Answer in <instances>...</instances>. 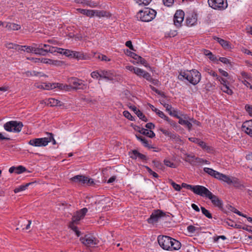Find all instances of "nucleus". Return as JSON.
Here are the masks:
<instances>
[{
	"instance_id": "052dcab7",
	"label": "nucleus",
	"mask_w": 252,
	"mask_h": 252,
	"mask_svg": "<svg viewBox=\"0 0 252 252\" xmlns=\"http://www.w3.org/2000/svg\"><path fill=\"white\" fill-rule=\"evenodd\" d=\"M144 71H145L144 70L141 68L136 67L134 73L136 74L137 76L141 77L142 76V75H143V73H144Z\"/></svg>"
},
{
	"instance_id": "a19ab883",
	"label": "nucleus",
	"mask_w": 252,
	"mask_h": 252,
	"mask_svg": "<svg viewBox=\"0 0 252 252\" xmlns=\"http://www.w3.org/2000/svg\"><path fill=\"white\" fill-rule=\"evenodd\" d=\"M221 90L228 94L231 95L233 93L232 91L229 88L226 84H224L221 87Z\"/></svg>"
},
{
	"instance_id": "423d86ee",
	"label": "nucleus",
	"mask_w": 252,
	"mask_h": 252,
	"mask_svg": "<svg viewBox=\"0 0 252 252\" xmlns=\"http://www.w3.org/2000/svg\"><path fill=\"white\" fill-rule=\"evenodd\" d=\"M70 87L74 90H85L87 85L84 83V81L76 77H71L68 79Z\"/></svg>"
},
{
	"instance_id": "ea45409f",
	"label": "nucleus",
	"mask_w": 252,
	"mask_h": 252,
	"mask_svg": "<svg viewBox=\"0 0 252 252\" xmlns=\"http://www.w3.org/2000/svg\"><path fill=\"white\" fill-rule=\"evenodd\" d=\"M35 43L32 44V46H24V51H26L27 53H33L34 50L35 49Z\"/></svg>"
},
{
	"instance_id": "c756f323",
	"label": "nucleus",
	"mask_w": 252,
	"mask_h": 252,
	"mask_svg": "<svg viewBox=\"0 0 252 252\" xmlns=\"http://www.w3.org/2000/svg\"><path fill=\"white\" fill-rule=\"evenodd\" d=\"M140 133L151 138L155 136V134L152 130H149L144 128H142Z\"/></svg>"
},
{
	"instance_id": "de8ad7c7",
	"label": "nucleus",
	"mask_w": 252,
	"mask_h": 252,
	"mask_svg": "<svg viewBox=\"0 0 252 252\" xmlns=\"http://www.w3.org/2000/svg\"><path fill=\"white\" fill-rule=\"evenodd\" d=\"M195 162L198 164H210V162L209 161L204 159L203 158H195Z\"/></svg>"
},
{
	"instance_id": "aec40b11",
	"label": "nucleus",
	"mask_w": 252,
	"mask_h": 252,
	"mask_svg": "<svg viewBox=\"0 0 252 252\" xmlns=\"http://www.w3.org/2000/svg\"><path fill=\"white\" fill-rule=\"evenodd\" d=\"M72 58L76 59L78 60H86L90 59V57L86 54L82 52H77L73 51Z\"/></svg>"
},
{
	"instance_id": "6e6552de",
	"label": "nucleus",
	"mask_w": 252,
	"mask_h": 252,
	"mask_svg": "<svg viewBox=\"0 0 252 252\" xmlns=\"http://www.w3.org/2000/svg\"><path fill=\"white\" fill-rule=\"evenodd\" d=\"M165 213L161 210H155L148 219L147 221L149 223L154 224L159 219L165 216Z\"/></svg>"
},
{
	"instance_id": "c85d7f7f",
	"label": "nucleus",
	"mask_w": 252,
	"mask_h": 252,
	"mask_svg": "<svg viewBox=\"0 0 252 252\" xmlns=\"http://www.w3.org/2000/svg\"><path fill=\"white\" fill-rule=\"evenodd\" d=\"M218 179L219 180L223 181L228 185L231 184L232 178H230L229 176L222 173H220Z\"/></svg>"
},
{
	"instance_id": "473e14b6",
	"label": "nucleus",
	"mask_w": 252,
	"mask_h": 252,
	"mask_svg": "<svg viewBox=\"0 0 252 252\" xmlns=\"http://www.w3.org/2000/svg\"><path fill=\"white\" fill-rule=\"evenodd\" d=\"M33 184H34V182H30V183H27L25 185H22L20 186L19 187L14 189V192L18 193L20 191L25 190V189H26L28 188V187L29 186L32 185Z\"/></svg>"
},
{
	"instance_id": "3c124183",
	"label": "nucleus",
	"mask_w": 252,
	"mask_h": 252,
	"mask_svg": "<svg viewBox=\"0 0 252 252\" xmlns=\"http://www.w3.org/2000/svg\"><path fill=\"white\" fill-rule=\"evenodd\" d=\"M137 116L142 121L146 122L148 121V119L143 114V113L140 111H137V113H136Z\"/></svg>"
},
{
	"instance_id": "a211bd4d",
	"label": "nucleus",
	"mask_w": 252,
	"mask_h": 252,
	"mask_svg": "<svg viewBox=\"0 0 252 252\" xmlns=\"http://www.w3.org/2000/svg\"><path fill=\"white\" fill-rule=\"evenodd\" d=\"M115 77V75L111 71L100 70V78L112 81L114 79Z\"/></svg>"
},
{
	"instance_id": "4c0bfd02",
	"label": "nucleus",
	"mask_w": 252,
	"mask_h": 252,
	"mask_svg": "<svg viewBox=\"0 0 252 252\" xmlns=\"http://www.w3.org/2000/svg\"><path fill=\"white\" fill-rule=\"evenodd\" d=\"M187 230L191 234L194 233L196 231L199 232L201 230L200 227H197L193 225H190L187 227Z\"/></svg>"
},
{
	"instance_id": "4468645a",
	"label": "nucleus",
	"mask_w": 252,
	"mask_h": 252,
	"mask_svg": "<svg viewBox=\"0 0 252 252\" xmlns=\"http://www.w3.org/2000/svg\"><path fill=\"white\" fill-rule=\"evenodd\" d=\"M126 54L128 56L133 58L134 59L137 60L138 62H139L141 64H143L145 66L147 67L148 65L147 61L141 56H139L136 54L135 53L128 50H126Z\"/></svg>"
},
{
	"instance_id": "1a4fd4ad",
	"label": "nucleus",
	"mask_w": 252,
	"mask_h": 252,
	"mask_svg": "<svg viewBox=\"0 0 252 252\" xmlns=\"http://www.w3.org/2000/svg\"><path fill=\"white\" fill-rule=\"evenodd\" d=\"M81 242L87 247H93L98 243V240L93 236L86 235L80 239Z\"/></svg>"
},
{
	"instance_id": "4be33fe9",
	"label": "nucleus",
	"mask_w": 252,
	"mask_h": 252,
	"mask_svg": "<svg viewBox=\"0 0 252 252\" xmlns=\"http://www.w3.org/2000/svg\"><path fill=\"white\" fill-rule=\"evenodd\" d=\"M183 116L184 118L185 119H183L182 118H181L179 120L178 122L180 125L185 126H187L188 129L190 130L191 129L192 126V124L191 123L190 121H189L188 120L189 118L187 115H185Z\"/></svg>"
},
{
	"instance_id": "f3484780",
	"label": "nucleus",
	"mask_w": 252,
	"mask_h": 252,
	"mask_svg": "<svg viewBox=\"0 0 252 252\" xmlns=\"http://www.w3.org/2000/svg\"><path fill=\"white\" fill-rule=\"evenodd\" d=\"M242 128L248 135L252 137V119L245 122L242 125Z\"/></svg>"
},
{
	"instance_id": "774afa93",
	"label": "nucleus",
	"mask_w": 252,
	"mask_h": 252,
	"mask_svg": "<svg viewBox=\"0 0 252 252\" xmlns=\"http://www.w3.org/2000/svg\"><path fill=\"white\" fill-rule=\"evenodd\" d=\"M153 162L155 167L158 168V169H161L163 167L162 164L161 162L158 161L153 160Z\"/></svg>"
},
{
	"instance_id": "603ef678",
	"label": "nucleus",
	"mask_w": 252,
	"mask_h": 252,
	"mask_svg": "<svg viewBox=\"0 0 252 252\" xmlns=\"http://www.w3.org/2000/svg\"><path fill=\"white\" fill-rule=\"evenodd\" d=\"M144 167L146 169L150 175H153V177H154L155 178H157L159 177L158 175L155 172L153 171L149 167H148V166H145Z\"/></svg>"
},
{
	"instance_id": "6e6d98bb",
	"label": "nucleus",
	"mask_w": 252,
	"mask_h": 252,
	"mask_svg": "<svg viewBox=\"0 0 252 252\" xmlns=\"http://www.w3.org/2000/svg\"><path fill=\"white\" fill-rule=\"evenodd\" d=\"M230 210L234 212V213L238 215L239 216H242V217H243L244 218H246V215H244L243 214V213H242L241 212H240L239 211H238V210H237L236 208H235L234 207L230 206Z\"/></svg>"
},
{
	"instance_id": "a18cd8bd",
	"label": "nucleus",
	"mask_w": 252,
	"mask_h": 252,
	"mask_svg": "<svg viewBox=\"0 0 252 252\" xmlns=\"http://www.w3.org/2000/svg\"><path fill=\"white\" fill-rule=\"evenodd\" d=\"M201 210L202 214L208 219H212V215L211 213L204 207H201Z\"/></svg>"
},
{
	"instance_id": "79ce46f5",
	"label": "nucleus",
	"mask_w": 252,
	"mask_h": 252,
	"mask_svg": "<svg viewBox=\"0 0 252 252\" xmlns=\"http://www.w3.org/2000/svg\"><path fill=\"white\" fill-rule=\"evenodd\" d=\"M48 136L47 137V140L48 141V143L49 142H52L53 145H56L57 144L56 140L54 138V135L52 133L47 132L46 133Z\"/></svg>"
},
{
	"instance_id": "0eeeda50",
	"label": "nucleus",
	"mask_w": 252,
	"mask_h": 252,
	"mask_svg": "<svg viewBox=\"0 0 252 252\" xmlns=\"http://www.w3.org/2000/svg\"><path fill=\"white\" fill-rule=\"evenodd\" d=\"M71 181L80 184L91 186L94 184V180L84 175H76L71 178Z\"/></svg>"
},
{
	"instance_id": "bb28decb",
	"label": "nucleus",
	"mask_w": 252,
	"mask_h": 252,
	"mask_svg": "<svg viewBox=\"0 0 252 252\" xmlns=\"http://www.w3.org/2000/svg\"><path fill=\"white\" fill-rule=\"evenodd\" d=\"M45 103L51 107L61 106L62 105V102H61L60 100L58 99L53 98H49L47 100V101L45 102Z\"/></svg>"
},
{
	"instance_id": "c9c22d12",
	"label": "nucleus",
	"mask_w": 252,
	"mask_h": 252,
	"mask_svg": "<svg viewBox=\"0 0 252 252\" xmlns=\"http://www.w3.org/2000/svg\"><path fill=\"white\" fill-rule=\"evenodd\" d=\"M186 158L185 160L187 162L190 163V164H193V162H195V158L196 157L194 155L191 154H186Z\"/></svg>"
},
{
	"instance_id": "13d9d810",
	"label": "nucleus",
	"mask_w": 252,
	"mask_h": 252,
	"mask_svg": "<svg viewBox=\"0 0 252 252\" xmlns=\"http://www.w3.org/2000/svg\"><path fill=\"white\" fill-rule=\"evenodd\" d=\"M171 185H172V187L175 190L177 191H180L181 189V187L180 185H178L175 183L172 180H170Z\"/></svg>"
},
{
	"instance_id": "f03ea898",
	"label": "nucleus",
	"mask_w": 252,
	"mask_h": 252,
	"mask_svg": "<svg viewBox=\"0 0 252 252\" xmlns=\"http://www.w3.org/2000/svg\"><path fill=\"white\" fill-rule=\"evenodd\" d=\"M178 78L180 80L182 81H183L184 79H186L191 84L195 85L200 82L201 75L197 70L193 69L190 70H181Z\"/></svg>"
},
{
	"instance_id": "e433bc0d",
	"label": "nucleus",
	"mask_w": 252,
	"mask_h": 252,
	"mask_svg": "<svg viewBox=\"0 0 252 252\" xmlns=\"http://www.w3.org/2000/svg\"><path fill=\"white\" fill-rule=\"evenodd\" d=\"M204 53L206 56L208 57L210 60L214 62L218 61L217 57L209 50H204Z\"/></svg>"
},
{
	"instance_id": "37998d69",
	"label": "nucleus",
	"mask_w": 252,
	"mask_h": 252,
	"mask_svg": "<svg viewBox=\"0 0 252 252\" xmlns=\"http://www.w3.org/2000/svg\"><path fill=\"white\" fill-rule=\"evenodd\" d=\"M57 85H58L55 83H44V90H49L56 88Z\"/></svg>"
},
{
	"instance_id": "0e129e2a",
	"label": "nucleus",
	"mask_w": 252,
	"mask_h": 252,
	"mask_svg": "<svg viewBox=\"0 0 252 252\" xmlns=\"http://www.w3.org/2000/svg\"><path fill=\"white\" fill-rule=\"evenodd\" d=\"M142 76L148 81H150V80H151L152 78L151 74L145 71H144V73H143V75H142Z\"/></svg>"
},
{
	"instance_id": "4d7b16f0",
	"label": "nucleus",
	"mask_w": 252,
	"mask_h": 252,
	"mask_svg": "<svg viewBox=\"0 0 252 252\" xmlns=\"http://www.w3.org/2000/svg\"><path fill=\"white\" fill-rule=\"evenodd\" d=\"M61 51L62 50H60V52H61ZM63 51H64L63 52V54L65 56H66V57H70V58L72 57V54H73V51H71V50H68V49L64 50L63 49Z\"/></svg>"
},
{
	"instance_id": "f704fd0d",
	"label": "nucleus",
	"mask_w": 252,
	"mask_h": 252,
	"mask_svg": "<svg viewBox=\"0 0 252 252\" xmlns=\"http://www.w3.org/2000/svg\"><path fill=\"white\" fill-rule=\"evenodd\" d=\"M231 184H233L235 187L239 189L244 188V186L241 184L239 180L235 177H232Z\"/></svg>"
},
{
	"instance_id": "864d4df0",
	"label": "nucleus",
	"mask_w": 252,
	"mask_h": 252,
	"mask_svg": "<svg viewBox=\"0 0 252 252\" xmlns=\"http://www.w3.org/2000/svg\"><path fill=\"white\" fill-rule=\"evenodd\" d=\"M123 115L127 119L130 121H134V118L131 116L130 113L126 110H125L123 112Z\"/></svg>"
},
{
	"instance_id": "58836bf2",
	"label": "nucleus",
	"mask_w": 252,
	"mask_h": 252,
	"mask_svg": "<svg viewBox=\"0 0 252 252\" xmlns=\"http://www.w3.org/2000/svg\"><path fill=\"white\" fill-rule=\"evenodd\" d=\"M168 137H169L172 140H174L177 143H179L182 142V140H181V139L180 138V136L178 135L172 133L171 132H170V133H169V135Z\"/></svg>"
},
{
	"instance_id": "6ab92c4d",
	"label": "nucleus",
	"mask_w": 252,
	"mask_h": 252,
	"mask_svg": "<svg viewBox=\"0 0 252 252\" xmlns=\"http://www.w3.org/2000/svg\"><path fill=\"white\" fill-rule=\"evenodd\" d=\"M214 39L216 40L225 50H229L231 49V46L230 42L220 37L214 36Z\"/></svg>"
},
{
	"instance_id": "8fccbe9b",
	"label": "nucleus",
	"mask_w": 252,
	"mask_h": 252,
	"mask_svg": "<svg viewBox=\"0 0 252 252\" xmlns=\"http://www.w3.org/2000/svg\"><path fill=\"white\" fill-rule=\"evenodd\" d=\"M154 111L156 112L157 115L162 119H163L164 120H166L167 119V116H166L163 112L159 110L157 108H155Z\"/></svg>"
},
{
	"instance_id": "cd10ccee",
	"label": "nucleus",
	"mask_w": 252,
	"mask_h": 252,
	"mask_svg": "<svg viewBox=\"0 0 252 252\" xmlns=\"http://www.w3.org/2000/svg\"><path fill=\"white\" fill-rule=\"evenodd\" d=\"M34 54L41 56H46L47 54L46 50L43 47H41L40 44H36Z\"/></svg>"
},
{
	"instance_id": "7c9ffc66",
	"label": "nucleus",
	"mask_w": 252,
	"mask_h": 252,
	"mask_svg": "<svg viewBox=\"0 0 252 252\" xmlns=\"http://www.w3.org/2000/svg\"><path fill=\"white\" fill-rule=\"evenodd\" d=\"M36 60H38V61H35L36 62H40V63H46V64H57V63L58 62H59V61H54V60H52L51 59H46V58H41V59H36Z\"/></svg>"
},
{
	"instance_id": "2f4dec72",
	"label": "nucleus",
	"mask_w": 252,
	"mask_h": 252,
	"mask_svg": "<svg viewBox=\"0 0 252 252\" xmlns=\"http://www.w3.org/2000/svg\"><path fill=\"white\" fill-rule=\"evenodd\" d=\"M136 137L138 140L140 141L142 143L144 147H147L149 149L153 148V147L149 145L148 141L145 137L140 135H136Z\"/></svg>"
},
{
	"instance_id": "2eb2a0df",
	"label": "nucleus",
	"mask_w": 252,
	"mask_h": 252,
	"mask_svg": "<svg viewBox=\"0 0 252 252\" xmlns=\"http://www.w3.org/2000/svg\"><path fill=\"white\" fill-rule=\"evenodd\" d=\"M208 198L211 200L212 203L214 206L218 207L220 209L222 208V202L217 196L213 194L211 192Z\"/></svg>"
},
{
	"instance_id": "69168bd1",
	"label": "nucleus",
	"mask_w": 252,
	"mask_h": 252,
	"mask_svg": "<svg viewBox=\"0 0 252 252\" xmlns=\"http://www.w3.org/2000/svg\"><path fill=\"white\" fill-rule=\"evenodd\" d=\"M174 0H163V4L167 6H170L172 5Z\"/></svg>"
},
{
	"instance_id": "b1692460",
	"label": "nucleus",
	"mask_w": 252,
	"mask_h": 252,
	"mask_svg": "<svg viewBox=\"0 0 252 252\" xmlns=\"http://www.w3.org/2000/svg\"><path fill=\"white\" fill-rule=\"evenodd\" d=\"M76 10L80 13L86 15L87 17H93L94 16V10L85 9L82 8H77Z\"/></svg>"
},
{
	"instance_id": "c03bdc74",
	"label": "nucleus",
	"mask_w": 252,
	"mask_h": 252,
	"mask_svg": "<svg viewBox=\"0 0 252 252\" xmlns=\"http://www.w3.org/2000/svg\"><path fill=\"white\" fill-rule=\"evenodd\" d=\"M163 162L164 164L167 167L174 168L176 167V164L169 159H164L163 160Z\"/></svg>"
},
{
	"instance_id": "49530a36",
	"label": "nucleus",
	"mask_w": 252,
	"mask_h": 252,
	"mask_svg": "<svg viewBox=\"0 0 252 252\" xmlns=\"http://www.w3.org/2000/svg\"><path fill=\"white\" fill-rule=\"evenodd\" d=\"M27 171V169L22 165H19L15 167V173L17 174H21Z\"/></svg>"
},
{
	"instance_id": "680f3d73",
	"label": "nucleus",
	"mask_w": 252,
	"mask_h": 252,
	"mask_svg": "<svg viewBox=\"0 0 252 252\" xmlns=\"http://www.w3.org/2000/svg\"><path fill=\"white\" fill-rule=\"evenodd\" d=\"M241 75L243 77V78L244 79V80H251V76L247 73L245 71H242L241 72Z\"/></svg>"
},
{
	"instance_id": "7ed1b4c3",
	"label": "nucleus",
	"mask_w": 252,
	"mask_h": 252,
	"mask_svg": "<svg viewBox=\"0 0 252 252\" xmlns=\"http://www.w3.org/2000/svg\"><path fill=\"white\" fill-rule=\"evenodd\" d=\"M157 12L155 10L145 7L140 10L136 15L137 18L142 22H149L152 21L156 17Z\"/></svg>"
},
{
	"instance_id": "5fc2aeb1",
	"label": "nucleus",
	"mask_w": 252,
	"mask_h": 252,
	"mask_svg": "<svg viewBox=\"0 0 252 252\" xmlns=\"http://www.w3.org/2000/svg\"><path fill=\"white\" fill-rule=\"evenodd\" d=\"M139 5H148L152 0H134Z\"/></svg>"
},
{
	"instance_id": "5701e85b",
	"label": "nucleus",
	"mask_w": 252,
	"mask_h": 252,
	"mask_svg": "<svg viewBox=\"0 0 252 252\" xmlns=\"http://www.w3.org/2000/svg\"><path fill=\"white\" fill-rule=\"evenodd\" d=\"M197 16L196 14H192L188 16L186 19V23L188 26H192L196 23Z\"/></svg>"
},
{
	"instance_id": "ddd939ff",
	"label": "nucleus",
	"mask_w": 252,
	"mask_h": 252,
	"mask_svg": "<svg viewBox=\"0 0 252 252\" xmlns=\"http://www.w3.org/2000/svg\"><path fill=\"white\" fill-rule=\"evenodd\" d=\"M87 212L88 209L86 208H84L76 212V214L72 217V222L77 223L81 219L84 218Z\"/></svg>"
},
{
	"instance_id": "20e7f679",
	"label": "nucleus",
	"mask_w": 252,
	"mask_h": 252,
	"mask_svg": "<svg viewBox=\"0 0 252 252\" xmlns=\"http://www.w3.org/2000/svg\"><path fill=\"white\" fill-rule=\"evenodd\" d=\"M23 127V124L21 122L11 121L6 122L3 125L4 129L8 132L18 133L20 132Z\"/></svg>"
},
{
	"instance_id": "39448f33",
	"label": "nucleus",
	"mask_w": 252,
	"mask_h": 252,
	"mask_svg": "<svg viewBox=\"0 0 252 252\" xmlns=\"http://www.w3.org/2000/svg\"><path fill=\"white\" fill-rule=\"evenodd\" d=\"M208 3L211 7L214 9L223 10L227 7L226 0H208Z\"/></svg>"
},
{
	"instance_id": "9b49d317",
	"label": "nucleus",
	"mask_w": 252,
	"mask_h": 252,
	"mask_svg": "<svg viewBox=\"0 0 252 252\" xmlns=\"http://www.w3.org/2000/svg\"><path fill=\"white\" fill-rule=\"evenodd\" d=\"M192 191L196 194L207 198L211 193L206 187L200 185L194 186Z\"/></svg>"
},
{
	"instance_id": "a878e982",
	"label": "nucleus",
	"mask_w": 252,
	"mask_h": 252,
	"mask_svg": "<svg viewBox=\"0 0 252 252\" xmlns=\"http://www.w3.org/2000/svg\"><path fill=\"white\" fill-rule=\"evenodd\" d=\"M94 15L100 18V17H107L110 18L111 16V14L107 11L105 10H94Z\"/></svg>"
},
{
	"instance_id": "09e8293b",
	"label": "nucleus",
	"mask_w": 252,
	"mask_h": 252,
	"mask_svg": "<svg viewBox=\"0 0 252 252\" xmlns=\"http://www.w3.org/2000/svg\"><path fill=\"white\" fill-rule=\"evenodd\" d=\"M150 87L153 91L155 92L161 96L163 97H166V95H165V94L164 92L158 90V89H157V88H156L155 87H154V86H153L152 85H150Z\"/></svg>"
},
{
	"instance_id": "dca6fc26",
	"label": "nucleus",
	"mask_w": 252,
	"mask_h": 252,
	"mask_svg": "<svg viewBox=\"0 0 252 252\" xmlns=\"http://www.w3.org/2000/svg\"><path fill=\"white\" fill-rule=\"evenodd\" d=\"M40 46L43 47L46 51V53H54L55 52L62 53L60 50H63V49L57 47H53L47 44L40 43Z\"/></svg>"
},
{
	"instance_id": "e2e57ef3",
	"label": "nucleus",
	"mask_w": 252,
	"mask_h": 252,
	"mask_svg": "<svg viewBox=\"0 0 252 252\" xmlns=\"http://www.w3.org/2000/svg\"><path fill=\"white\" fill-rule=\"evenodd\" d=\"M219 61L226 64L230 63V60L225 57H220Z\"/></svg>"
},
{
	"instance_id": "412c9836",
	"label": "nucleus",
	"mask_w": 252,
	"mask_h": 252,
	"mask_svg": "<svg viewBox=\"0 0 252 252\" xmlns=\"http://www.w3.org/2000/svg\"><path fill=\"white\" fill-rule=\"evenodd\" d=\"M130 157L133 159H136L137 158H139L143 161L147 160V158L146 155L139 153L136 150H133L131 151Z\"/></svg>"
},
{
	"instance_id": "9d476101",
	"label": "nucleus",
	"mask_w": 252,
	"mask_h": 252,
	"mask_svg": "<svg viewBox=\"0 0 252 252\" xmlns=\"http://www.w3.org/2000/svg\"><path fill=\"white\" fill-rule=\"evenodd\" d=\"M28 144L34 147H45L48 144V141L47 137L33 138L28 142Z\"/></svg>"
},
{
	"instance_id": "72a5a7b5",
	"label": "nucleus",
	"mask_w": 252,
	"mask_h": 252,
	"mask_svg": "<svg viewBox=\"0 0 252 252\" xmlns=\"http://www.w3.org/2000/svg\"><path fill=\"white\" fill-rule=\"evenodd\" d=\"M81 3L83 6H88L90 7H96L99 4L98 2L90 0H84L81 2Z\"/></svg>"
},
{
	"instance_id": "393cba45",
	"label": "nucleus",
	"mask_w": 252,
	"mask_h": 252,
	"mask_svg": "<svg viewBox=\"0 0 252 252\" xmlns=\"http://www.w3.org/2000/svg\"><path fill=\"white\" fill-rule=\"evenodd\" d=\"M203 171L211 176L218 179L220 174V172L218 171L208 167H204L203 168Z\"/></svg>"
},
{
	"instance_id": "bf43d9fd",
	"label": "nucleus",
	"mask_w": 252,
	"mask_h": 252,
	"mask_svg": "<svg viewBox=\"0 0 252 252\" xmlns=\"http://www.w3.org/2000/svg\"><path fill=\"white\" fill-rule=\"evenodd\" d=\"M91 76L93 78L98 79L99 77L100 78V71H94L91 73Z\"/></svg>"
},
{
	"instance_id": "338daca9",
	"label": "nucleus",
	"mask_w": 252,
	"mask_h": 252,
	"mask_svg": "<svg viewBox=\"0 0 252 252\" xmlns=\"http://www.w3.org/2000/svg\"><path fill=\"white\" fill-rule=\"evenodd\" d=\"M245 109L249 115L252 116V106L247 104L245 106Z\"/></svg>"
},
{
	"instance_id": "f257e3e1",
	"label": "nucleus",
	"mask_w": 252,
	"mask_h": 252,
	"mask_svg": "<svg viewBox=\"0 0 252 252\" xmlns=\"http://www.w3.org/2000/svg\"><path fill=\"white\" fill-rule=\"evenodd\" d=\"M158 241L160 247L166 251L178 250L181 247L179 241L166 235H159Z\"/></svg>"
},
{
	"instance_id": "f8f14e48",
	"label": "nucleus",
	"mask_w": 252,
	"mask_h": 252,
	"mask_svg": "<svg viewBox=\"0 0 252 252\" xmlns=\"http://www.w3.org/2000/svg\"><path fill=\"white\" fill-rule=\"evenodd\" d=\"M185 16L184 12L182 10L176 11L173 18L174 25L177 27H180L183 21Z\"/></svg>"
}]
</instances>
